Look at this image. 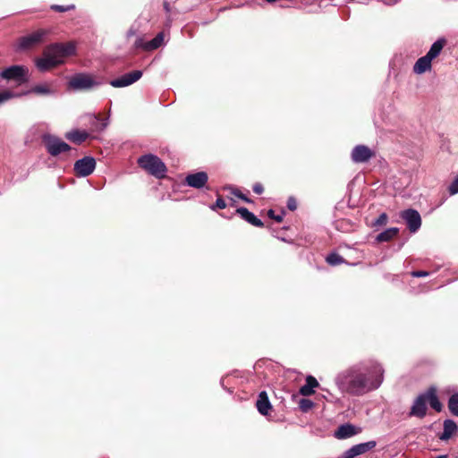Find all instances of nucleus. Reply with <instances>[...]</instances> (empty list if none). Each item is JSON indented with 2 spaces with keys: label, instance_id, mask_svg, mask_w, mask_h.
I'll return each instance as SVG.
<instances>
[{
  "label": "nucleus",
  "instance_id": "nucleus-1",
  "mask_svg": "<svg viewBox=\"0 0 458 458\" xmlns=\"http://www.w3.org/2000/svg\"><path fill=\"white\" fill-rule=\"evenodd\" d=\"M373 372L377 374V378L369 380L367 374L348 369L338 376L337 383L344 391L351 394L361 395L378 388L382 384L385 372L383 367L376 366Z\"/></svg>",
  "mask_w": 458,
  "mask_h": 458
},
{
  "label": "nucleus",
  "instance_id": "nucleus-2",
  "mask_svg": "<svg viewBox=\"0 0 458 458\" xmlns=\"http://www.w3.org/2000/svg\"><path fill=\"white\" fill-rule=\"evenodd\" d=\"M137 163L141 169L157 179H163L166 175L165 164L156 155H142L138 158Z\"/></svg>",
  "mask_w": 458,
  "mask_h": 458
},
{
  "label": "nucleus",
  "instance_id": "nucleus-3",
  "mask_svg": "<svg viewBox=\"0 0 458 458\" xmlns=\"http://www.w3.org/2000/svg\"><path fill=\"white\" fill-rule=\"evenodd\" d=\"M74 53L75 46L72 42L51 44L43 50V55L49 56L52 60L58 62V65L64 63V58L72 55Z\"/></svg>",
  "mask_w": 458,
  "mask_h": 458
},
{
  "label": "nucleus",
  "instance_id": "nucleus-4",
  "mask_svg": "<svg viewBox=\"0 0 458 458\" xmlns=\"http://www.w3.org/2000/svg\"><path fill=\"white\" fill-rule=\"evenodd\" d=\"M49 31L46 29H39L33 31L30 34L23 36L19 38V49L25 51L33 49L42 43H44L47 39Z\"/></svg>",
  "mask_w": 458,
  "mask_h": 458
},
{
  "label": "nucleus",
  "instance_id": "nucleus-5",
  "mask_svg": "<svg viewBox=\"0 0 458 458\" xmlns=\"http://www.w3.org/2000/svg\"><path fill=\"white\" fill-rule=\"evenodd\" d=\"M43 142L47 153L52 157H57L72 149L70 145L55 136L46 135L43 138Z\"/></svg>",
  "mask_w": 458,
  "mask_h": 458
},
{
  "label": "nucleus",
  "instance_id": "nucleus-6",
  "mask_svg": "<svg viewBox=\"0 0 458 458\" xmlns=\"http://www.w3.org/2000/svg\"><path fill=\"white\" fill-rule=\"evenodd\" d=\"M68 85L74 90H87L97 85V82L89 74L77 73L70 79Z\"/></svg>",
  "mask_w": 458,
  "mask_h": 458
},
{
  "label": "nucleus",
  "instance_id": "nucleus-7",
  "mask_svg": "<svg viewBox=\"0 0 458 458\" xmlns=\"http://www.w3.org/2000/svg\"><path fill=\"white\" fill-rule=\"evenodd\" d=\"M28 74V69L21 65H13L4 70H3L0 73V76L3 79L8 81H15L19 83L24 82L26 81V76Z\"/></svg>",
  "mask_w": 458,
  "mask_h": 458
},
{
  "label": "nucleus",
  "instance_id": "nucleus-8",
  "mask_svg": "<svg viewBox=\"0 0 458 458\" xmlns=\"http://www.w3.org/2000/svg\"><path fill=\"white\" fill-rule=\"evenodd\" d=\"M95 166V159L91 157H85L75 162L73 170L77 176L86 177L93 173Z\"/></svg>",
  "mask_w": 458,
  "mask_h": 458
},
{
  "label": "nucleus",
  "instance_id": "nucleus-9",
  "mask_svg": "<svg viewBox=\"0 0 458 458\" xmlns=\"http://www.w3.org/2000/svg\"><path fill=\"white\" fill-rule=\"evenodd\" d=\"M375 157V152L366 145L355 146L351 153V158L354 163H366Z\"/></svg>",
  "mask_w": 458,
  "mask_h": 458
},
{
  "label": "nucleus",
  "instance_id": "nucleus-10",
  "mask_svg": "<svg viewBox=\"0 0 458 458\" xmlns=\"http://www.w3.org/2000/svg\"><path fill=\"white\" fill-rule=\"evenodd\" d=\"M402 218L405 220L409 230L415 233L421 225V217L420 213L412 208L406 209L402 212Z\"/></svg>",
  "mask_w": 458,
  "mask_h": 458
},
{
  "label": "nucleus",
  "instance_id": "nucleus-11",
  "mask_svg": "<svg viewBox=\"0 0 458 458\" xmlns=\"http://www.w3.org/2000/svg\"><path fill=\"white\" fill-rule=\"evenodd\" d=\"M141 76L142 72L140 70H135L131 72L125 73L117 79L112 80L110 81V85L114 88L126 87L136 82L138 80L141 78Z\"/></svg>",
  "mask_w": 458,
  "mask_h": 458
},
{
  "label": "nucleus",
  "instance_id": "nucleus-12",
  "mask_svg": "<svg viewBox=\"0 0 458 458\" xmlns=\"http://www.w3.org/2000/svg\"><path fill=\"white\" fill-rule=\"evenodd\" d=\"M208 181V175L206 172H197L194 174H189L184 179V184L195 188H203Z\"/></svg>",
  "mask_w": 458,
  "mask_h": 458
},
{
  "label": "nucleus",
  "instance_id": "nucleus-13",
  "mask_svg": "<svg viewBox=\"0 0 458 458\" xmlns=\"http://www.w3.org/2000/svg\"><path fill=\"white\" fill-rule=\"evenodd\" d=\"M427 411V400L425 397V393H423L414 400V403L411 407L409 416L422 419L426 416Z\"/></svg>",
  "mask_w": 458,
  "mask_h": 458
},
{
  "label": "nucleus",
  "instance_id": "nucleus-14",
  "mask_svg": "<svg viewBox=\"0 0 458 458\" xmlns=\"http://www.w3.org/2000/svg\"><path fill=\"white\" fill-rule=\"evenodd\" d=\"M256 407L259 412L265 416L268 415L269 411H272V405L269 402L267 392L262 391L259 393L256 402Z\"/></svg>",
  "mask_w": 458,
  "mask_h": 458
},
{
  "label": "nucleus",
  "instance_id": "nucleus-15",
  "mask_svg": "<svg viewBox=\"0 0 458 458\" xmlns=\"http://www.w3.org/2000/svg\"><path fill=\"white\" fill-rule=\"evenodd\" d=\"M236 213L241 216V217L256 227H263V222L258 218L252 212L249 211L246 208H238L236 209Z\"/></svg>",
  "mask_w": 458,
  "mask_h": 458
},
{
  "label": "nucleus",
  "instance_id": "nucleus-16",
  "mask_svg": "<svg viewBox=\"0 0 458 458\" xmlns=\"http://www.w3.org/2000/svg\"><path fill=\"white\" fill-rule=\"evenodd\" d=\"M425 397L427 400V403H428L432 409H434L437 412H440L442 411L443 405L438 400L436 387H428V390L425 392Z\"/></svg>",
  "mask_w": 458,
  "mask_h": 458
},
{
  "label": "nucleus",
  "instance_id": "nucleus-17",
  "mask_svg": "<svg viewBox=\"0 0 458 458\" xmlns=\"http://www.w3.org/2000/svg\"><path fill=\"white\" fill-rule=\"evenodd\" d=\"M443 426L444 430L439 436V439L443 441H447L458 432V426L453 420H444Z\"/></svg>",
  "mask_w": 458,
  "mask_h": 458
},
{
  "label": "nucleus",
  "instance_id": "nucleus-18",
  "mask_svg": "<svg viewBox=\"0 0 458 458\" xmlns=\"http://www.w3.org/2000/svg\"><path fill=\"white\" fill-rule=\"evenodd\" d=\"M431 62L432 59L428 57L427 55H425L422 57H420L413 66V72L417 74H422L428 71H430L432 67Z\"/></svg>",
  "mask_w": 458,
  "mask_h": 458
},
{
  "label": "nucleus",
  "instance_id": "nucleus-19",
  "mask_svg": "<svg viewBox=\"0 0 458 458\" xmlns=\"http://www.w3.org/2000/svg\"><path fill=\"white\" fill-rule=\"evenodd\" d=\"M35 64L40 72H47L58 66V62L52 60L49 56L43 55L42 57L35 60Z\"/></svg>",
  "mask_w": 458,
  "mask_h": 458
},
{
  "label": "nucleus",
  "instance_id": "nucleus-20",
  "mask_svg": "<svg viewBox=\"0 0 458 458\" xmlns=\"http://www.w3.org/2000/svg\"><path fill=\"white\" fill-rule=\"evenodd\" d=\"M356 428L352 424L341 425L335 433V437L338 439H344L351 437L357 434Z\"/></svg>",
  "mask_w": 458,
  "mask_h": 458
},
{
  "label": "nucleus",
  "instance_id": "nucleus-21",
  "mask_svg": "<svg viewBox=\"0 0 458 458\" xmlns=\"http://www.w3.org/2000/svg\"><path fill=\"white\" fill-rule=\"evenodd\" d=\"M65 138L75 144H81L89 136L86 131L72 130L65 133Z\"/></svg>",
  "mask_w": 458,
  "mask_h": 458
},
{
  "label": "nucleus",
  "instance_id": "nucleus-22",
  "mask_svg": "<svg viewBox=\"0 0 458 458\" xmlns=\"http://www.w3.org/2000/svg\"><path fill=\"white\" fill-rule=\"evenodd\" d=\"M318 386V380L313 376H308L305 385L301 386L299 393L303 396H310L315 393L314 388Z\"/></svg>",
  "mask_w": 458,
  "mask_h": 458
},
{
  "label": "nucleus",
  "instance_id": "nucleus-23",
  "mask_svg": "<svg viewBox=\"0 0 458 458\" xmlns=\"http://www.w3.org/2000/svg\"><path fill=\"white\" fill-rule=\"evenodd\" d=\"M376 441H369L366 443L355 445L352 448H350L349 451L352 457L354 458L357 455L365 454L368 451L373 449L376 446Z\"/></svg>",
  "mask_w": 458,
  "mask_h": 458
},
{
  "label": "nucleus",
  "instance_id": "nucleus-24",
  "mask_svg": "<svg viewBox=\"0 0 458 458\" xmlns=\"http://www.w3.org/2000/svg\"><path fill=\"white\" fill-rule=\"evenodd\" d=\"M446 44V40L445 38H439L436 42L433 43L429 51L426 54L432 60L439 55L444 47Z\"/></svg>",
  "mask_w": 458,
  "mask_h": 458
},
{
  "label": "nucleus",
  "instance_id": "nucleus-25",
  "mask_svg": "<svg viewBox=\"0 0 458 458\" xmlns=\"http://www.w3.org/2000/svg\"><path fill=\"white\" fill-rule=\"evenodd\" d=\"M398 233H399L398 228L391 227V228H388L386 231L380 233L379 234H377V241L379 242H389L392 239H394V237H396L398 235Z\"/></svg>",
  "mask_w": 458,
  "mask_h": 458
},
{
  "label": "nucleus",
  "instance_id": "nucleus-26",
  "mask_svg": "<svg viewBox=\"0 0 458 458\" xmlns=\"http://www.w3.org/2000/svg\"><path fill=\"white\" fill-rule=\"evenodd\" d=\"M163 41H164V33L159 32L154 38L148 41L144 45L143 48L147 51L155 50L162 45Z\"/></svg>",
  "mask_w": 458,
  "mask_h": 458
},
{
  "label": "nucleus",
  "instance_id": "nucleus-27",
  "mask_svg": "<svg viewBox=\"0 0 458 458\" xmlns=\"http://www.w3.org/2000/svg\"><path fill=\"white\" fill-rule=\"evenodd\" d=\"M448 409L453 415L458 417V393H455L449 397Z\"/></svg>",
  "mask_w": 458,
  "mask_h": 458
},
{
  "label": "nucleus",
  "instance_id": "nucleus-28",
  "mask_svg": "<svg viewBox=\"0 0 458 458\" xmlns=\"http://www.w3.org/2000/svg\"><path fill=\"white\" fill-rule=\"evenodd\" d=\"M326 261L330 266H338L345 262V259L338 253L333 252L327 255Z\"/></svg>",
  "mask_w": 458,
  "mask_h": 458
},
{
  "label": "nucleus",
  "instance_id": "nucleus-29",
  "mask_svg": "<svg viewBox=\"0 0 458 458\" xmlns=\"http://www.w3.org/2000/svg\"><path fill=\"white\" fill-rule=\"evenodd\" d=\"M91 124H92V126L96 127L97 131H102L107 125V123L106 122H103V119H102L100 114H98V115H94L92 117Z\"/></svg>",
  "mask_w": 458,
  "mask_h": 458
},
{
  "label": "nucleus",
  "instance_id": "nucleus-30",
  "mask_svg": "<svg viewBox=\"0 0 458 458\" xmlns=\"http://www.w3.org/2000/svg\"><path fill=\"white\" fill-rule=\"evenodd\" d=\"M50 92V89L47 85H36L29 91V93H35L38 95H48Z\"/></svg>",
  "mask_w": 458,
  "mask_h": 458
},
{
  "label": "nucleus",
  "instance_id": "nucleus-31",
  "mask_svg": "<svg viewBox=\"0 0 458 458\" xmlns=\"http://www.w3.org/2000/svg\"><path fill=\"white\" fill-rule=\"evenodd\" d=\"M313 405H314V403L310 399L303 398L299 402V407L304 412L310 410L313 407Z\"/></svg>",
  "mask_w": 458,
  "mask_h": 458
},
{
  "label": "nucleus",
  "instance_id": "nucleus-32",
  "mask_svg": "<svg viewBox=\"0 0 458 458\" xmlns=\"http://www.w3.org/2000/svg\"><path fill=\"white\" fill-rule=\"evenodd\" d=\"M388 221V216L386 214V213H382L373 223H372V226L373 227H377V226H382V225H386Z\"/></svg>",
  "mask_w": 458,
  "mask_h": 458
},
{
  "label": "nucleus",
  "instance_id": "nucleus-33",
  "mask_svg": "<svg viewBox=\"0 0 458 458\" xmlns=\"http://www.w3.org/2000/svg\"><path fill=\"white\" fill-rule=\"evenodd\" d=\"M50 8H51V10H53L55 12L64 13V12H68L70 10L74 9V5L73 4H71V5L53 4V5H51Z\"/></svg>",
  "mask_w": 458,
  "mask_h": 458
},
{
  "label": "nucleus",
  "instance_id": "nucleus-34",
  "mask_svg": "<svg viewBox=\"0 0 458 458\" xmlns=\"http://www.w3.org/2000/svg\"><path fill=\"white\" fill-rule=\"evenodd\" d=\"M231 192L236 196L237 198L242 199L243 201L247 203L252 202L250 199H249L245 194H243L241 191L238 189H231Z\"/></svg>",
  "mask_w": 458,
  "mask_h": 458
},
{
  "label": "nucleus",
  "instance_id": "nucleus-35",
  "mask_svg": "<svg viewBox=\"0 0 458 458\" xmlns=\"http://www.w3.org/2000/svg\"><path fill=\"white\" fill-rule=\"evenodd\" d=\"M226 208L225 201L223 199V198L220 195H218V198H217L215 205L211 208L213 210H215L216 208L223 209V208Z\"/></svg>",
  "mask_w": 458,
  "mask_h": 458
},
{
  "label": "nucleus",
  "instance_id": "nucleus-36",
  "mask_svg": "<svg viewBox=\"0 0 458 458\" xmlns=\"http://www.w3.org/2000/svg\"><path fill=\"white\" fill-rule=\"evenodd\" d=\"M267 216L269 218L276 221L277 223H281L284 219L283 215H276V213L273 209H269L267 211Z\"/></svg>",
  "mask_w": 458,
  "mask_h": 458
},
{
  "label": "nucleus",
  "instance_id": "nucleus-37",
  "mask_svg": "<svg viewBox=\"0 0 458 458\" xmlns=\"http://www.w3.org/2000/svg\"><path fill=\"white\" fill-rule=\"evenodd\" d=\"M376 366H381V365H380L379 363H377V362H376V363L372 364V365L370 366V368L369 369V370H368V375H367V377H368V378H369V380H371V379H376V378H377V374L373 372V370H374V369H375V367H376Z\"/></svg>",
  "mask_w": 458,
  "mask_h": 458
},
{
  "label": "nucleus",
  "instance_id": "nucleus-38",
  "mask_svg": "<svg viewBox=\"0 0 458 458\" xmlns=\"http://www.w3.org/2000/svg\"><path fill=\"white\" fill-rule=\"evenodd\" d=\"M448 190L451 195L458 193V177L451 183Z\"/></svg>",
  "mask_w": 458,
  "mask_h": 458
},
{
  "label": "nucleus",
  "instance_id": "nucleus-39",
  "mask_svg": "<svg viewBox=\"0 0 458 458\" xmlns=\"http://www.w3.org/2000/svg\"><path fill=\"white\" fill-rule=\"evenodd\" d=\"M287 208L291 211H294L297 208V201L294 198L291 197L287 200Z\"/></svg>",
  "mask_w": 458,
  "mask_h": 458
},
{
  "label": "nucleus",
  "instance_id": "nucleus-40",
  "mask_svg": "<svg viewBox=\"0 0 458 458\" xmlns=\"http://www.w3.org/2000/svg\"><path fill=\"white\" fill-rule=\"evenodd\" d=\"M13 96V93L8 90L0 92V103L10 99Z\"/></svg>",
  "mask_w": 458,
  "mask_h": 458
},
{
  "label": "nucleus",
  "instance_id": "nucleus-41",
  "mask_svg": "<svg viewBox=\"0 0 458 458\" xmlns=\"http://www.w3.org/2000/svg\"><path fill=\"white\" fill-rule=\"evenodd\" d=\"M252 191L256 193V194H262L263 191H264V187L261 183L259 182H256L253 186H252Z\"/></svg>",
  "mask_w": 458,
  "mask_h": 458
},
{
  "label": "nucleus",
  "instance_id": "nucleus-42",
  "mask_svg": "<svg viewBox=\"0 0 458 458\" xmlns=\"http://www.w3.org/2000/svg\"><path fill=\"white\" fill-rule=\"evenodd\" d=\"M163 6H164V9L165 11L167 13V23L170 24L172 22V20L170 18V12H171V7H170V4L168 2L165 1L163 3Z\"/></svg>",
  "mask_w": 458,
  "mask_h": 458
},
{
  "label": "nucleus",
  "instance_id": "nucleus-43",
  "mask_svg": "<svg viewBox=\"0 0 458 458\" xmlns=\"http://www.w3.org/2000/svg\"><path fill=\"white\" fill-rule=\"evenodd\" d=\"M411 275L414 277H423V276H428L429 273L428 271H424V270H417V271H412L411 273Z\"/></svg>",
  "mask_w": 458,
  "mask_h": 458
},
{
  "label": "nucleus",
  "instance_id": "nucleus-44",
  "mask_svg": "<svg viewBox=\"0 0 458 458\" xmlns=\"http://www.w3.org/2000/svg\"><path fill=\"white\" fill-rule=\"evenodd\" d=\"M338 458H353L351 454L350 451L347 450L343 455L339 456Z\"/></svg>",
  "mask_w": 458,
  "mask_h": 458
},
{
  "label": "nucleus",
  "instance_id": "nucleus-45",
  "mask_svg": "<svg viewBox=\"0 0 458 458\" xmlns=\"http://www.w3.org/2000/svg\"><path fill=\"white\" fill-rule=\"evenodd\" d=\"M436 458H448V455L447 454H442V455L437 456Z\"/></svg>",
  "mask_w": 458,
  "mask_h": 458
}]
</instances>
